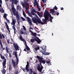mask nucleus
Listing matches in <instances>:
<instances>
[{"instance_id":"obj_29","label":"nucleus","mask_w":74,"mask_h":74,"mask_svg":"<svg viewBox=\"0 0 74 74\" xmlns=\"http://www.w3.org/2000/svg\"><path fill=\"white\" fill-rule=\"evenodd\" d=\"M17 10H20V9H21L20 5H18L17 6Z\"/></svg>"},{"instance_id":"obj_9","label":"nucleus","mask_w":74,"mask_h":74,"mask_svg":"<svg viewBox=\"0 0 74 74\" xmlns=\"http://www.w3.org/2000/svg\"><path fill=\"white\" fill-rule=\"evenodd\" d=\"M34 6H36V5L39 11H41V8L39 7L38 3V2H37V0H34Z\"/></svg>"},{"instance_id":"obj_55","label":"nucleus","mask_w":74,"mask_h":74,"mask_svg":"<svg viewBox=\"0 0 74 74\" xmlns=\"http://www.w3.org/2000/svg\"><path fill=\"white\" fill-rule=\"evenodd\" d=\"M38 61L37 60H36V62H35V63H37V62H38Z\"/></svg>"},{"instance_id":"obj_35","label":"nucleus","mask_w":74,"mask_h":74,"mask_svg":"<svg viewBox=\"0 0 74 74\" xmlns=\"http://www.w3.org/2000/svg\"><path fill=\"white\" fill-rule=\"evenodd\" d=\"M59 11L57 10L56 11V14L57 15H59Z\"/></svg>"},{"instance_id":"obj_6","label":"nucleus","mask_w":74,"mask_h":74,"mask_svg":"<svg viewBox=\"0 0 74 74\" xmlns=\"http://www.w3.org/2000/svg\"><path fill=\"white\" fill-rule=\"evenodd\" d=\"M0 56H1V58L2 59H3L4 60L3 62L2 63V66H3V68H6V66H5V64H6V62H7V60L5 59V57L4 56H2V55L0 53Z\"/></svg>"},{"instance_id":"obj_50","label":"nucleus","mask_w":74,"mask_h":74,"mask_svg":"<svg viewBox=\"0 0 74 74\" xmlns=\"http://www.w3.org/2000/svg\"><path fill=\"white\" fill-rule=\"evenodd\" d=\"M7 42L8 43V44H9V43H10L9 42H10V39H8L7 40Z\"/></svg>"},{"instance_id":"obj_16","label":"nucleus","mask_w":74,"mask_h":74,"mask_svg":"<svg viewBox=\"0 0 74 74\" xmlns=\"http://www.w3.org/2000/svg\"><path fill=\"white\" fill-rule=\"evenodd\" d=\"M40 48L43 50L44 51H46V50H47V46H43L42 47H40Z\"/></svg>"},{"instance_id":"obj_11","label":"nucleus","mask_w":74,"mask_h":74,"mask_svg":"<svg viewBox=\"0 0 74 74\" xmlns=\"http://www.w3.org/2000/svg\"><path fill=\"white\" fill-rule=\"evenodd\" d=\"M19 38L21 41H23V42H25L26 47L28 46H27V44H26V42L25 40V39H24V38H22V36H21V35H20Z\"/></svg>"},{"instance_id":"obj_61","label":"nucleus","mask_w":74,"mask_h":74,"mask_svg":"<svg viewBox=\"0 0 74 74\" xmlns=\"http://www.w3.org/2000/svg\"><path fill=\"white\" fill-rule=\"evenodd\" d=\"M2 12H3V13L4 12V10H2Z\"/></svg>"},{"instance_id":"obj_24","label":"nucleus","mask_w":74,"mask_h":74,"mask_svg":"<svg viewBox=\"0 0 74 74\" xmlns=\"http://www.w3.org/2000/svg\"><path fill=\"white\" fill-rule=\"evenodd\" d=\"M23 16H24V17H26V14H25V11H23Z\"/></svg>"},{"instance_id":"obj_27","label":"nucleus","mask_w":74,"mask_h":74,"mask_svg":"<svg viewBox=\"0 0 74 74\" xmlns=\"http://www.w3.org/2000/svg\"><path fill=\"white\" fill-rule=\"evenodd\" d=\"M7 14H6L5 13L4 14V15L3 16V17L6 19H7Z\"/></svg>"},{"instance_id":"obj_48","label":"nucleus","mask_w":74,"mask_h":74,"mask_svg":"<svg viewBox=\"0 0 74 74\" xmlns=\"http://www.w3.org/2000/svg\"><path fill=\"white\" fill-rule=\"evenodd\" d=\"M6 20L8 22V23H10V20H8L7 18H6Z\"/></svg>"},{"instance_id":"obj_56","label":"nucleus","mask_w":74,"mask_h":74,"mask_svg":"<svg viewBox=\"0 0 74 74\" xmlns=\"http://www.w3.org/2000/svg\"><path fill=\"white\" fill-rule=\"evenodd\" d=\"M16 30V29H14V34H15L16 33V32H15V31Z\"/></svg>"},{"instance_id":"obj_33","label":"nucleus","mask_w":74,"mask_h":74,"mask_svg":"<svg viewBox=\"0 0 74 74\" xmlns=\"http://www.w3.org/2000/svg\"><path fill=\"white\" fill-rule=\"evenodd\" d=\"M21 19L23 21H25L26 20H25V19L23 17H21Z\"/></svg>"},{"instance_id":"obj_19","label":"nucleus","mask_w":74,"mask_h":74,"mask_svg":"<svg viewBox=\"0 0 74 74\" xmlns=\"http://www.w3.org/2000/svg\"><path fill=\"white\" fill-rule=\"evenodd\" d=\"M9 71H11L12 70V65L11 64H9Z\"/></svg>"},{"instance_id":"obj_2","label":"nucleus","mask_w":74,"mask_h":74,"mask_svg":"<svg viewBox=\"0 0 74 74\" xmlns=\"http://www.w3.org/2000/svg\"><path fill=\"white\" fill-rule=\"evenodd\" d=\"M11 7L13 14L14 16H16L17 23L19 26H20V22H21V21H19V17L18 12V11H16V9L14 8V4L12 5H11Z\"/></svg>"},{"instance_id":"obj_20","label":"nucleus","mask_w":74,"mask_h":74,"mask_svg":"<svg viewBox=\"0 0 74 74\" xmlns=\"http://www.w3.org/2000/svg\"><path fill=\"white\" fill-rule=\"evenodd\" d=\"M3 70H2V73H3V74H5L6 72V70H5V69H4V68H4L3 66Z\"/></svg>"},{"instance_id":"obj_30","label":"nucleus","mask_w":74,"mask_h":74,"mask_svg":"<svg viewBox=\"0 0 74 74\" xmlns=\"http://www.w3.org/2000/svg\"><path fill=\"white\" fill-rule=\"evenodd\" d=\"M28 15L29 16H30V17H32V18H33V16H32V15H31V14H30V12L28 13Z\"/></svg>"},{"instance_id":"obj_22","label":"nucleus","mask_w":74,"mask_h":74,"mask_svg":"<svg viewBox=\"0 0 74 74\" xmlns=\"http://www.w3.org/2000/svg\"><path fill=\"white\" fill-rule=\"evenodd\" d=\"M43 55H49V53L44 51Z\"/></svg>"},{"instance_id":"obj_59","label":"nucleus","mask_w":74,"mask_h":74,"mask_svg":"<svg viewBox=\"0 0 74 74\" xmlns=\"http://www.w3.org/2000/svg\"><path fill=\"white\" fill-rule=\"evenodd\" d=\"M24 51H25V52H27V51H26V49H24Z\"/></svg>"},{"instance_id":"obj_43","label":"nucleus","mask_w":74,"mask_h":74,"mask_svg":"<svg viewBox=\"0 0 74 74\" xmlns=\"http://www.w3.org/2000/svg\"><path fill=\"white\" fill-rule=\"evenodd\" d=\"M30 71L31 73H32H32H33V70H32V69H30Z\"/></svg>"},{"instance_id":"obj_13","label":"nucleus","mask_w":74,"mask_h":74,"mask_svg":"<svg viewBox=\"0 0 74 74\" xmlns=\"http://www.w3.org/2000/svg\"><path fill=\"white\" fill-rule=\"evenodd\" d=\"M26 19L29 25H32V20H31V19H30L29 17H26Z\"/></svg>"},{"instance_id":"obj_63","label":"nucleus","mask_w":74,"mask_h":74,"mask_svg":"<svg viewBox=\"0 0 74 74\" xmlns=\"http://www.w3.org/2000/svg\"><path fill=\"white\" fill-rule=\"evenodd\" d=\"M5 49V48L4 47L3 48L2 50L3 51V50H4Z\"/></svg>"},{"instance_id":"obj_4","label":"nucleus","mask_w":74,"mask_h":74,"mask_svg":"<svg viewBox=\"0 0 74 74\" xmlns=\"http://www.w3.org/2000/svg\"><path fill=\"white\" fill-rule=\"evenodd\" d=\"M15 56L16 59V64L15 61L14 60V59H13L12 60V63L13 64V66L14 68H15L16 67V65L17 66H18V62H19V59L18 58V55H17L16 51L15 52Z\"/></svg>"},{"instance_id":"obj_51","label":"nucleus","mask_w":74,"mask_h":74,"mask_svg":"<svg viewBox=\"0 0 74 74\" xmlns=\"http://www.w3.org/2000/svg\"><path fill=\"white\" fill-rule=\"evenodd\" d=\"M9 57H10V58H11V53H9Z\"/></svg>"},{"instance_id":"obj_21","label":"nucleus","mask_w":74,"mask_h":74,"mask_svg":"<svg viewBox=\"0 0 74 74\" xmlns=\"http://www.w3.org/2000/svg\"><path fill=\"white\" fill-rule=\"evenodd\" d=\"M36 13L38 14V15L39 17H42V15H41V13H40V12L36 11Z\"/></svg>"},{"instance_id":"obj_7","label":"nucleus","mask_w":74,"mask_h":74,"mask_svg":"<svg viewBox=\"0 0 74 74\" xmlns=\"http://www.w3.org/2000/svg\"><path fill=\"white\" fill-rule=\"evenodd\" d=\"M29 31L30 32V33H32L31 35L32 36H34V37H36V38L38 40V43L39 44H40V42H41V40L39 39V38L36 36V33L33 32L32 31L31 29L29 30Z\"/></svg>"},{"instance_id":"obj_38","label":"nucleus","mask_w":74,"mask_h":74,"mask_svg":"<svg viewBox=\"0 0 74 74\" xmlns=\"http://www.w3.org/2000/svg\"><path fill=\"white\" fill-rule=\"evenodd\" d=\"M54 9H55L56 10H58V8L56 6V5L55 6V7L54 8Z\"/></svg>"},{"instance_id":"obj_40","label":"nucleus","mask_w":74,"mask_h":74,"mask_svg":"<svg viewBox=\"0 0 74 74\" xmlns=\"http://www.w3.org/2000/svg\"><path fill=\"white\" fill-rule=\"evenodd\" d=\"M41 0L42 1L43 3H46L47 2L46 0Z\"/></svg>"},{"instance_id":"obj_53","label":"nucleus","mask_w":74,"mask_h":74,"mask_svg":"<svg viewBox=\"0 0 74 74\" xmlns=\"http://www.w3.org/2000/svg\"><path fill=\"white\" fill-rule=\"evenodd\" d=\"M0 4H2V1L1 0H0Z\"/></svg>"},{"instance_id":"obj_15","label":"nucleus","mask_w":74,"mask_h":74,"mask_svg":"<svg viewBox=\"0 0 74 74\" xmlns=\"http://www.w3.org/2000/svg\"><path fill=\"white\" fill-rule=\"evenodd\" d=\"M38 58V59H40V60H41L42 63L43 64H45V60H42V59H43V58H42V57H40V56H39V58Z\"/></svg>"},{"instance_id":"obj_28","label":"nucleus","mask_w":74,"mask_h":74,"mask_svg":"<svg viewBox=\"0 0 74 74\" xmlns=\"http://www.w3.org/2000/svg\"><path fill=\"white\" fill-rule=\"evenodd\" d=\"M51 12H52V14H53L55 12V10L53 9H51Z\"/></svg>"},{"instance_id":"obj_54","label":"nucleus","mask_w":74,"mask_h":74,"mask_svg":"<svg viewBox=\"0 0 74 74\" xmlns=\"http://www.w3.org/2000/svg\"><path fill=\"white\" fill-rule=\"evenodd\" d=\"M29 29H31L32 30H33V28L32 27H30L29 28Z\"/></svg>"},{"instance_id":"obj_26","label":"nucleus","mask_w":74,"mask_h":74,"mask_svg":"<svg viewBox=\"0 0 74 74\" xmlns=\"http://www.w3.org/2000/svg\"><path fill=\"white\" fill-rule=\"evenodd\" d=\"M5 48L7 53H9V51H8V47H6Z\"/></svg>"},{"instance_id":"obj_46","label":"nucleus","mask_w":74,"mask_h":74,"mask_svg":"<svg viewBox=\"0 0 74 74\" xmlns=\"http://www.w3.org/2000/svg\"><path fill=\"white\" fill-rule=\"evenodd\" d=\"M40 52H41V53H42L43 55L44 53V51H40Z\"/></svg>"},{"instance_id":"obj_17","label":"nucleus","mask_w":74,"mask_h":74,"mask_svg":"<svg viewBox=\"0 0 74 74\" xmlns=\"http://www.w3.org/2000/svg\"><path fill=\"white\" fill-rule=\"evenodd\" d=\"M16 22V21L15 20V19H12V23H11V24L12 25H15Z\"/></svg>"},{"instance_id":"obj_41","label":"nucleus","mask_w":74,"mask_h":74,"mask_svg":"<svg viewBox=\"0 0 74 74\" xmlns=\"http://www.w3.org/2000/svg\"><path fill=\"white\" fill-rule=\"evenodd\" d=\"M34 41V40L33 39H31V42H33Z\"/></svg>"},{"instance_id":"obj_34","label":"nucleus","mask_w":74,"mask_h":74,"mask_svg":"<svg viewBox=\"0 0 74 74\" xmlns=\"http://www.w3.org/2000/svg\"><path fill=\"white\" fill-rule=\"evenodd\" d=\"M13 25V26H12L13 29L14 30H16V29H15V25Z\"/></svg>"},{"instance_id":"obj_47","label":"nucleus","mask_w":74,"mask_h":74,"mask_svg":"<svg viewBox=\"0 0 74 74\" xmlns=\"http://www.w3.org/2000/svg\"><path fill=\"white\" fill-rule=\"evenodd\" d=\"M32 11H33L34 12H36V10L34 9H33Z\"/></svg>"},{"instance_id":"obj_42","label":"nucleus","mask_w":74,"mask_h":74,"mask_svg":"<svg viewBox=\"0 0 74 74\" xmlns=\"http://www.w3.org/2000/svg\"><path fill=\"white\" fill-rule=\"evenodd\" d=\"M20 33L21 34H24V32H23V31L21 30L20 31Z\"/></svg>"},{"instance_id":"obj_52","label":"nucleus","mask_w":74,"mask_h":74,"mask_svg":"<svg viewBox=\"0 0 74 74\" xmlns=\"http://www.w3.org/2000/svg\"><path fill=\"white\" fill-rule=\"evenodd\" d=\"M46 61H47L48 62H51V60L50 59H48V60H47Z\"/></svg>"},{"instance_id":"obj_10","label":"nucleus","mask_w":74,"mask_h":74,"mask_svg":"<svg viewBox=\"0 0 74 74\" xmlns=\"http://www.w3.org/2000/svg\"><path fill=\"white\" fill-rule=\"evenodd\" d=\"M13 45L15 51H16L17 50L19 51V46L17 43L15 44L14 43H13Z\"/></svg>"},{"instance_id":"obj_31","label":"nucleus","mask_w":74,"mask_h":74,"mask_svg":"<svg viewBox=\"0 0 74 74\" xmlns=\"http://www.w3.org/2000/svg\"><path fill=\"white\" fill-rule=\"evenodd\" d=\"M32 15H35V13L34 12L31 11L30 12Z\"/></svg>"},{"instance_id":"obj_32","label":"nucleus","mask_w":74,"mask_h":74,"mask_svg":"<svg viewBox=\"0 0 74 74\" xmlns=\"http://www.w3.org/2000/svg\"><path fill=\"white\" fill-rule=\"evenodd\" d=\"M25 48L27 49V51H29L30 50V48L28 46H27V47H25Z\"/></svg>"},{"instance_id":"obj_45","label":"nucleus","mask_w":74,"mask_h":74,"mask_svg":"<svg viewBox=\"0 0 74 74\" xmlns=\"http://www.w3.org/2000/svg\"><path fill=\"white\" fill-rule=\"evenodd\" d=\"M46 63H47V64H48L49 63V62H50V61H46Z\"/></svg>"},{"instance_id":"obj_23","label":"nucleus","mask_w":74,"mask_h":74,"mask_svg":"<svg viewBox=\"0 0 74 74\" xmlns=\"http://www.w3.org/2000/svg\"><path fill=\"white\" fill-rule=\"evenodd\" d=\"M34 49L36 51H37V50H39L40 49V47H38L34 48Z\"/></svg>"},{"instance_id":"obj_8","label":"nucleus","mask_w":74,"mask_h":74,"mask_svg":"<svg viewBox=\"0 0 74 74\" xmlns=\"http://www.w3.org/2000/svg\"><path fill=\"white\" fill-rule=\"evenodd\" d=\"M3 38H5V36H4L3 34H1L0 33V39H3ZM1 39H0V45L1 46V48H3V46L2 45V43L1 42Z\"/></svg>"},{"instance_id":"obj_60","label":"nucleus","mask_w":74,"mask_h":74,"mask_svg":"<svg viewBox=\"0 0 74 74\" xmlns=\"http://www.w3.org/2000/svg\"><path fill=\"white\" fill-rule=\"evenodd\" d=\"M15 51H14V52H13V55H15Z\"/></svg>"},{"instance_id":"obj_3","label":"nucleus","mask_w":74,"mask_h":74,"mask_svg":"<svg viewBox=\"0 0 74 74\" xmlns=\"http://www.w3.org/2000/svg\"><path fill=\"white\" fill-rule=\"evenodd\" d=\"M37 58L39 60V62H40V65L41 67H40V64H37V70H38V71H39L40 72H41L42 71V69H43V66H42V64H41V63H42V62H41V61L40 60V58H40L39 56H36Z\"/></svg>"},{"instance_id":"obj_1","label":"nucleus","mask_w":74,"mask_h":74,"mask_svg":"<svg viewBox=\"0 0 74 74\" xmlns=\"http://www.w3.org/2000/svg\"><path fill=\"white\" fill-rule=\"evenodd\" d=\"M49 16H50V21L51 22H52V19L53 18V17L51 16V15L50 13H49V12L47 10L44 13V16L45 17V19H42V21L43 23H46L47 21H48L49 19Z\"/></svg>"},{"instance_id":"obj_18","label":"nucleus","mask_w":74,"mask_h":74,"mask_svg":"<svg viewBox=\"0 0 74 74\" xmlns=\"http://www.w3.org/2000/svg\"><path fill=\"white\" fill-rule=\"evenodd\" d=\"M5 23L6 28L7 29V30H8L9 32H10V31L9 30V27H8V25L7 24V22H5Z\"/></svg>"},{"instance_id":"obj_64","label":"nucleus","mask_w":74,"mask_h":74,"mask_svg":"<svg viewBox=\"0 0 74 74\" xmlns=\"http://www.w3.org/2000/svg\"><path fill=\"white\" fill-rule=\"evenodd\" d=\"M11 41H13V39H12V38H11Z\"/></svg>"},{"instance_id":"obj_49","label":"nucleus","mask_w":74,"mask_h":74,"mask_svg":"<svg viewBox=\"0 0 74 74\" xmlns=\"http://www.w3.org/2000/svg\"><path fill=\"white\" fill-rule=\"evenodd\" d=\"M18 73H19V72L18 71H16V72L15 73V74H18Z\"/></svg>"},{"instance_id":"obj_58","label":"nucleus","mask_w":74,"mask_h":74,"mask_svg":"<svg viewBox=\"0 0 74 74\" xmlns=\"http://www.w3.org/2000/svg\"><path fill=\"white\" fill-rule=\"evenodd\" d=\"M24 35H26V34H27V33L26 32H25L24 33Z\"/></svg>"},{"instance_id":"obj_62","label":"nucleus","mask_w":74,"mask_h":74,"mask_svg":"<svg viewBox=\"0 0 74 74\" xmlns=\"http://www.w3.org/2000/svg\"><path fill=\"white\" fill-rule=\"evenodd\" d=\"M49 64H50V65H51L52 64H51V62H49Z\"/></svg>"},{"instance_id":"obj_39","label":"nucleus","mask_w":74,"mask_h":74,"mask_svg":"<svg viewBox=\"0 0 74 74\" xmlns=\"http://www.w3.org/2000/svg\"><path fill=\"white\" fill-rule=\"evenodd\" d=\"M23 27L24 29V30H25V31L26 30V27L25 26H24V25H23Z\"/></svg>"},{"instance_id":"obj_14","label":"nucleus","mask_w":74,"mask_h":74,"mask_svg":"<svg viewBox=\"0 0 74 74\" xmlns=\"http://www.w3.org/2000/svg\"><path fill=\"white\" fill-rule=\"evenodd\" d=\"M27 64L26 66L25 69L27 71H29L30 70L29 68V63L28 62H27Z\"/></svg>"},{"instance_id":"obj_44","label":"nucleus","mask_w":74,"mask_h":74,"mask_svg":"<svg viewBox=\"0 0 74 74\" xmlns=\"http://www.w3.org/2000/svg\"><path fill=\"white\" fill-rule=\"evenodd\" d=\"M34 40L35 41H36L38 43V40H37L36 39V38H34Z\"/></svg>"},{"instance_id":"obj_37","label":"nucleus","mask_w":74,"mask_h":74,"mask_svg":"<svg viewBox=\"0 0 74 74\" xmlns=\"http://www.w3.org/2000/svg\"><path fill=\"white\" fill-rule=\"evenodd\" d=\"M22 66H20V68H21V69H22L23 70V71H25V68L24 69L22 68Z\"/></svg>"},{"instance_id":"obj_57","label":"nucleus","mask_w":74,"mask_h":74,"mask_svg":"<svg viewBox=\"0 0 74 74\" xmlns=\"http://www.w3.org/2000/svg\"><path fill=\"white\" fill-rule=\"evenodd\" d=\"M64 10V8H61V10Z\"/></svg>"},{"instance_id":"obj_25","label":"nucleus","mask_w":74,"mask_h":74,"mask_svg":"<svg viewBox=\"0 0 74 74\" xmlns=\"http://www.w3.org/2000/svg\"><path fill=\"white\" fill-rule=\"evenodd\" d=\"M18 1H17V0H14V4H17V3H18Z\"/></svg>"},{"instance_id":"obj_12","label":"nucleus","mask_w":74,"mask_h":74,"mask_svg":"<svg viewBox=\"0 0 74 74\" xmlns=\"http://www.w3.org/2000/svg\"><path fill=\"white\" fill-rule=\"evenodd\" d=\"M24 2H21V4L23 6V5L26 6V5L28 4V2L25 0H24Z\"/></svg>"},{"instance_id":"obj_5","label":"nucleus","mask_w":74,"mask_h":74,"mask_svg":"<svg viewBox=\"0 0 74 74\" xmlns=\"http://www.w3.org/2000/svg\"><path fill=\"white\" fill-rule=\"evenodd\" d=\"M32 20L34 23H36V24H37V22H38V23H40L41 24H42V25L44 24L43 22H42L41 20H40V19L39 18L37 19L35 16H34L33 18H32Z\"/></svg>"},{"instance_id":"obj_36","label":"nucleus","mask_w":74,"mask_h":74,"mask_svg":"<svg viewBox=\"0 0 74 74\" xmlns=\"http://www.w3.org/2000/svg\"><path fill=\"white\" fill-rule=\"evenodd\" d=\"M23 7H25V10H27V11L28 10V9H27V8L26 7V6H24V5H23Z\"/></svg>"}]
</instances>
